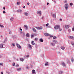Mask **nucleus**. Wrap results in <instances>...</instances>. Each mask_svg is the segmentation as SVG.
Returning <instances> with one entry per match:
<instances>
[{
  "mask_svg": "<svg viewBox=\"0 0 74 74\" xmlns=\"http://www.w3.org/2000/svg\"><path fill=\"white\" fill-rule=\"evenodd\" d=\"M32 74H36V71L34 70H32Z\"/></svg>",
  "mask_w": 74,
  "mask_h": 74,
  "instance_id": "obj_11",
  "label": "nucleus"
},
{
  "mask_svg": "<svg viewBox=\"0 0 74 74\" xmlns=\"http://www.w3.org/2000/svg\"><path fill=\"white\" fill-rule=\"evenodd\" d=\"M60 21H62V18H60Z\"/></svg>",
  "mask_w": 74,
  "mask_h": 74,
  "instance_id": "obj_54",
  "label": "nucleus"
},
{
  "mask_svg": "<svg viewBox=\"0 0 74 74\" xmlns=\"http://www.w3.org/2000/svg\"><path fill=\"white\" fill-rule=\"evenodd\" d=\"M22 10H17V12H22Z\"/></svg>",
  "mask_w": 74,
  "mask_h": 74,
  "instance_id": "obj_13",
  "label": "nucleus"
},
{
  "mask_svg": "<svg viewBox=\"0 0 74 74\" xmlns=\"http://www.w3.org/2000/svg\"><path fill=\"white\" fill-rule=\"evenodd\" d=\"M70 26L69 25H67L65 26L66 28H69Z\"/></svg>",
  "mask_w": 74,
  "mask_h": 74,
  "instance_id": "obj_25",
  "label": "nucleus"
},
{
  "mask_svg": "<svg viewBox=\"0 0 74 74\" xmlns=\"http://www.w3.org/2000/svg\"><path fill=\"white\" fill-rule=\"evenodd\" d=\"M1 74H3V72H1Z\"/></svg>",
  "mask_w": 74,
  "mask_h": 74,
  "instance_id": "obj_60",
  "label": "nucleus"
},
{
  "mask_svg": "<svg viewBox=\"0 0 74 74\" xmlns=\"http://www.w3.org/2000/svg\"><path fill=\"white\" fill-rule=\"evenodd\" d=\"M25 16H28L29 15V14L27 12H25Z\"/></svg>",
  "mask_w": 74,
  "mask_h": 74,
  "instance_id": "obj_21",
  "label": "nucleus"
},
{
  "mask_svg": "<svg viewBox=\"0 0 74 74\" xmlns=\"http://www.w3.org/2000/svg\"><path fill=\"white\" fill-rule=\"evenodd\" d=\"M53 42H54V44L57 43V42H57V41H55V40L53 41Z\"/></svg>",
  "mask_w": 74,
  "mask_h": 74,
  "instance_id": "obj_31",
  "label": "nucleus"
},
{
  "mask_svg": "<svg viewBox=\"0 0 74 74\" xmlns=\"http://www.w3.org/2000/svg\"><path fill=\"white\" fill-rule=\"evenodd\" d=\"M35 40H36V41H37V38H36L35 39Z\"/></svg>",
  "mask_w": 74,
  "mask_h": 74,
  "instance_id": "obj_53",
  "label": "nucleus"
},
{
  "mask_svg": "<svg viewBox=\"0 0 74 74\" xmlns=\"http://www.w3.org/2000/svg\"><path fill=\"white\" fill-rule=\"evenodd\" d=\"M51 45H52V46H54V45H55V44L52 43H51Z\"/></svg>",
  "mask_w": 74,
  "mask_h": 74,
  "instance_id": "obj_30",
  "label": "nucleus"
},
{
  "mask_svg": "<svg viewBox=\"0 0 74 74\" xmlns=\"http://www.w3.org/2000/svg\"><path fill=\"white\" fill-rule=\"evenodd\" d=\"M50 36V37H53V36Z\"/></svg>",
  "mask_w": 74,
  "mask_h": 74,
  "instance_id": "obj_57",
  "label": "nucleus"
},
{
  "mask_svg": "<svg viewBox=\"0 0 74 74\" xmlns=\"http://www.w3.org/2000/svg\"><path fill=\"white\" fill-rule=\"evenodd\" d=\"M0 65L1 66H3V63H0Z\"/></svg>",
  "mask_w": 74,
  "mask_h": 74,
  "instance_id": "obj_32",
  "label": "nucleus"
},
{
  "mask_svg": "<svg viewBox=\"0 0 74 74\" xmlns=\"http://www.w3.org/2000/svg\"><path fill=\"white\" fill-rule=\"evenodd\" d=\"M67 62L68 64H70V60H67Z\"/></svg>",
  "mask_w": 74,
  "mask_h": 74,
  "instance_id": "obj_20",
  "label": "nucleus"
},
{
  "mask_svg": "<svg viewBox=\"0 0 74 74\" xmlns=\"http://www.w3.org/2000/svg\"><path fill=\"white\" fill-rule=\"evenodd\" d=\"M14 18H13V17H11V18H10V21H13Z\"/></svg>",
  "mask_w": 74,
  "mask_h": 74,
  "instance_id": "obj_24",
  "label": "nucleus"
},
{
  "mask_svg": "<svg viewBox=\"0 0 74 74\" xmlns=\"http://www.w3.org/2000/svg\"><path fill=\"white\" fill-rule=\"evenodd\" d=\"M62 28H59V30H60V31H62Z\"/></svg>",
  "mask_w": 74,
  "mask_h": 74,
  "instance_id": "obj_39",
  "label": "nucleus"
},
{
  "mask_svg": "<svg viewBox=\"0 0 74 74\" xmlns=\"http://www.w3.org/2000/svg\"><path fill=\"white\" fill-rule=\"evenodd\" d=\"M61 64L62 66L65 67H66V64H65V63L64 62H62L61 63Z\"/></svg>",
  "mask_w": 74,
  "mask_h": 74,
  "instance_id": "obj_7",
  "label": "nucleus"
},
{
  "mask_svg": "<svg viewBox=\"0 0 74 74\" xmlns=\"http://www.w3.org/2000/svg\"><path fill=\"white\" fill-rule=\"evenodd\" d=\"M71 61H72V62H73V61H74V59H73L72 58V59H71Z\"/></svg>",
  "mask_w": 74,
  "mask_h": 74,
  "instance_id": "obj_44",
  "label": "nucleus"
},
{
  "mask_svg": "<svg viewBox=\"0 0 74 74\" xmlns=\"http://www.w3.org/2000/svg\"><path fill=\"white\" fill-rule=\"evenodd\" d=\"M68 32H69V33L70 32H71V30H70V29H69L68 30Z\"/></svg>",
  "mask_w": 74,
  "mask_h": 74,
  "instance_id": "obj_40",
  "label": "nucleus"
},
{
  "mask_svg": "<svg viewBox=\"0 0 74 74\" xmlns=\"http://www.w3.org/2000/svg\"><path fill=\"white\" fill-rule=\"evenodd\" d=\"M17 71H20V70H21V68H19L18 69H17Z\"/></svg>",
  "mask_w": 74,
  "mask_h": 74,
  "instance_id": "obj_26",
  "label": "nucleus"
},
{
  "mask_svg": "<svg viewBox=\"0 0 74 74\" xmlns=\"http://www.w3.org/2000/svg\"><path fill=\"white\" fill-rule=\"evenodd\" d=\"M26 36L27 37H30V35H29V34L27 33L26 34Z\"/></svg>",
  "mask_w": 74,
  "mask_h": 74,
  "instance_id": "obj_18",
  "label": "nucleus"
},
{
  "mask_svg": "<svg viewBox=\"0 0 74 74\" xmlns=\"http://www.w3.org/2000/svg\"><path fill=\"white\" fill-rule=\"evenodd\" d=\"M40 42H44V40L43 39H42V38H41L40 39Z\"/></svg>",
  "mask_w": 74,
  "mask_h": 74,
  "instance_id": "obj_19",
  "label": "nucleus"
},
{
  "mask_svg": "<svg viewBox=\"0 0 74 74\" xmlns=\"http://www.w3.org/2000/svg\"><path fill=\"white\" fill-rule=\"evenodd\" d=\"M44 35L45 36H50V34H49L48 33H45Z\"/></svg>",
  "mask_w": 74,
  "mask_h": 74,
  "instance_id": "obj_4",
  "label": "nucleus"
},
{
  "mask_svg": "<svg viewBox=\"0 0 74 74\" xmlns=\"http://www.w3.org/2000/svg\"><path fill=\"white\" fill-rule=\"evenodd\" d=\"M72 31H74V27L72 28Z\"/></svg>",
  "mask_w": 74,
  "mask_h": 74,
  "instance_id": "obj_45",
  "label": "nucleus"
},
{
  "mask_svg": "<svg viewBox=\"0 0 74 74\" xmlns=\"http://www.w3.org/2000/svg\"><path fill=\"white\" fill-rule=\"evenodd\" d=\"M36 34H32L31 35V38H32L33 37H34L35 36H36Z\"/></svg>",
  "mask_w": 74,
  "mask_h": 74,
  "instance_id": "obj_3",
  "label": "nucleus"
},
{
  "mask_svg": "<svg viewBox=\"0 0 74 74\" xmlns=\"http://www.w3.org/2000/svg\"><path fill=\"white\" fill-rule=\"evenodd\" d=\"M48 4H49V3H47V5H48Z\"/></svg>",
  "mask_w": 74,
  "mask_h": 74,
  "instance_id": "obj_63",
  "label": "nucleus"
},
{
  "mask_svg": "<svg viewBox=\"0 0 74 74\" xmlns=\"http://www.w3.org/2000/svg\"><path fill=\"white\" fill-rule=\"evenodd\" d=\"M24 58L25 59H27V58L26 56H25Z\"/></svg>",
  "mask_w": 74,
  "mask_h": 74,
  "instance_id": "obj_36",
  "label": "nucleus"
},
{
  "mask_svg": "<svg viewBox=\"0 0 74 74\" xmlns=\"http://www.w3.org/2000/svg\"><path fill=\"white\" fill-rule=\"evenodd\" d=\"M12 37L13 38H15V37L14 36H12Z\"/></svg>",
  "mask_w": 74,
  "mask_h": 74,
  "instance_id": "obj_47",
  "label": "nucleus"
},
{
  "mask_svg": "<svg viewBox=\"0 0 74 74\" xmlns=\"http://www.w3.org/2000/svg\"><path fill=\"white\" fill-rule=\"evenodd\" d=\"M0 27H4V26L1 24H0Z\"/></svg>",
  "mask_w": 74,
  "mask_h": 74,
  "instance_id": "obj_29",
  "label": "nucleus"
},
{
  "mask_svg": "<svg viewBox=\"0 0 74 74\" xmlns=\"http://www.w3.org/2000/svg\"><path fill=\"white\" fill-rule=\"evenodd\" d=\"M9 33L10 34H11V31H9Z\"/></svg>",
  "mask_w": 74,
  "mask_h": 74,
  "instance_id": "obj_37",
  "label": "nucleus"
},
{
  "mask_svg": "<svg viewBox=\"0 0 74 74\" xmlns=\"http://www.w3.org/2000/svg\"><path fill=\"white\" fill-rule=\"evenodd\" d=\"M1 37H3V36H1Z\"/></svg>",
  "mask_w": 74,
  "mask_h": 74,
  "instance_id": "obj_64",
  "label": "nucleus"
},
{
  "mask_svg": "<svg viewBox=\"0 0 74 74\" xmlns=\"http://www.w3.org/2000/svg\"><path fill=\"white\" fill-rule=\"evenodd\" d=\"M21 34H22L23 36L25 35V33H24V32H21Z\"/></svg>",
  "mask_w": 74,
  "mask_h": 74,
  "instance_id": "obj_14",
  "label": "nucleus"
},
{
  "mask_svg": "<svg viewBox=\"0 0 74 74\" xmlns=\"http://www.w3.org/2000/svg\"><path fill=\"white\" fill-rule=\"evenodd\" d=\"M70 5H71V6H72V5H73V3H71L70 4Z\"/></svg>",
  "mask_w": 74,
  "mask_h": 74,
  "instance_id": "obj_41",
  "label": "nucleus"
},
{
  "mask_svg": "<svg viewBox=\"0 0 74 74\" xmlns=\"http://www.w3.org/2000/svg\"><path fill=\"white\" fill-rule=\"evenodd\" d=\"M32 30H33V31L34 32H36V29H35L34 28H32Z\"/></svg>",
  "mask_w": 74,
  "mask_h": 74,
  "instance_id": "obj_22",
  "label": "nucleus"
},
{
  "mask_svg": "<svg viewBox=\"0 0 74 74\" xmlns=\"http://www.w3.org/2000/svg\"><path fill=\"white\" fill-rule=\"evenodd\" d=\"M53 39H54V40H56V36H54L53 37Z\"/></svg>",
  "mask_w": 74,
  "mask_h": 74,
  "instance_id": "obj_35",
  "label": "nucleus"
},
{
  "mask_svg": "<svg viewBox=\"0 0 74 74\" xmlns=\"http://www.w3.org/2000/svg\"><path fill=\"white\" fill-rule=\"evenodd\" d=\"M69 38H71L72 40H74V37L73 36H70Z\"/></svg>",
  "mask_w": 74,
  "mask_h": 74,
  "instance_id": "obj_10",
  "label": "nucleus"
},
{
  "mask_svg": "<svg viewBox=\"0 0 74 74\" xmlns=\"http://www.w3.org/2000/svg\"><path fill=\"white\" fill-rule=\"evenodd\" d=\"M32 45H34L35 43H34V41H32L31 42Z\"/></svg>",
  "mask_w": 74,
  "mask_h": 74,
  "instance_id": "obj_15",
  "label": "nucleus"
},
{
  "mask_svg": "<svg viewBox=\"0 0 74 74\" xmlns=\"http://www.w3.org/2000/svg\"><path fill=\"white\" fill-rule=\"evenodd\" d=\"M9 62L10 63V62H11V60H9Z\"/></svg>",
  "mask_w": 74,
  "mask_h": 74,
  "instance_id": "obj_56",
  "label": "nucleus"
},
{
  "mask_svg": "<svg viewBox=\"0 0 74 74\" xmlns=\"http://www.w3.org/2000/svg\"><path fill=\"white\" fill-rule=\"evenodd\" d=\"M5 41H7V39H5Z\"/></svg>",
  "mask_w": 74,
  "mask_h": 74,
  "instance_id": "obj_62",
  "label": "nucleus"
},
{
  "mask_svg": "<svg viewBox=\"0 0 74 74\" xmlns=\"http://www.w3.org/2000/svg\"><path fill=\"white\" fill-rule=\"evenodd\" d=\"M20 60H21V61L23 62V60H24V59L23 58H20Z\"/></svg>",
  "mask_w": 74,
  "mask_h": 74,
  "instance_id": "obj_28",
  "label": "nucleus"
},
{
  "mask_svg": "<svg viewBox=\"0 0 74 74\" xmlns=\"http://www.w3.org/2000/svg\"><path fill=\"white\" fill-rule=\"evenodd\" d=\"M28 46L29 47V48H30V49H32V48H33V46H32V45L30 44H28Z\"/></svg>",
  "mask_w": 74,
  "mask_h": 74,
  "instance_id": "obj_8",
  "label": "nucleus"
},
{
  "mask_svg": "<svg viewBox=\"0 0 74 74\" xmlns=\"http://www.w3.org/2000/svg\"><path fill=\"white\" fill-rule=\"evenodd\" d=\"M25 27H26V28H27V25H24Z\"/></svg>",
  "mask_w": 74,
  "mask_h": 74,
  "instance_id": "obj_43",
  "label": "nucleus"
},
{
  "mask_svg": "<svg viewBox=\"0 0 74 74\" xmlns=\"http://www.w3.org/2000/svg\"><path fill=\"white\" fill-rule=\"evenodd\" d=\"M16 45H17V48H18L20 49L21 48V46L20 45H18V43L16 44Z\"/></svg>",
  "mask_w": 74,
  "mask_h": 74,
  "instance_id": "obj_6",
  "label": "nucleus"
},
{
  "mask_svg": "<svg viewBox=\"0 0 74 74\" xmlns=\"http://www.w3.org/2000/svg\"><path fill=\"white\" fill-rule=\"evenodd\" d=\"M58 53L59 54H60V51H58Z\"/></svg>",
  "mask_w": 74,
  "mask_h": 74,
  "instance_id": "obj_50",
  "label": "nucleus"
},
{
  "mask_svg": "<svg viewBox=\"0 0 74 74\" xmlns=\"http://www.w3.org/2000/svg\"><path fill=\"white\" fill-rule=\"evenodd\" d=\"M36 28L38 30H41L42 29V27H36Z\"/></svg>",
  "mask_w": 74,
  "mask_h": 74,
  "instance_id": "obj_5",
  "label": "nucleus"
},
{
  "mask_svg": "<svg viewBox=\"0 0 74 74\" xmlns=\"http://www.w3.org/2000/svg\"><path fill=\"white\" fill-rule=\"evenodd\" d=\"M64 3H67V1H65Z\"/></svg>",
  "mask_w": 74,
  "mask_h": 74,
  "instance_id": "obj_59",
  "label": "nucleus"
},
{
  "mask_svg": "<svg viewBox=\"0 0 74 74\" xmlns=\"http://www.w3.org/2000/svg\"><path fill=\"white\" fill-rule=\"evenodd\" d=\"M71 44H72L73 45H74V42H71Z\"/></svg>",
  "mask_w": 74,
  "mask_h": 74,
  "instance_id": "obj_49",
  "label": "nucleus"
},
{
  "mask_svg": "<svg viewBox=\"0 0 74 74\" xmlns=\"http://www.w3.org/2000/svg\"><path fill=\"white\" fill-rule=\"evenodd\" d=\"M61 48L62 50H64V49H65V47L64 46H62L61 47Z\"/></svg>",
  "mask_w": 74,
  "mask_h": 74,
  "instance_id": "obj_9",
  "label": "nucleus"
},
{
  "mask_svg": "<svg viewBox=\"0 0 74 74\" xmlns=\"http://www.w3.org/2000/svg\"><path fill=\"white\" fill-rule=\"evenodd\" d=\"M18 66H19V65L18 64H17V65H16V67H18Z\"/></svg>",
  "mask_w": 74,
  "mask_h": 74,
  "instance_id": "obj_46",
  "label": "nucleus"
},
{
  "mask_svg": "<svg viewBox=\"0 0 74 74\" xmlns=\"http://www.w3.org/2000/svg\"><path fill=\"white\" fill-rule=\"evenodd\" d=\"M48 62H47L45 63V66H48Z\"/></svg>",
  "mask_w": 74,
  "mask_h": 74,
  "instance_id": "obj_27",
  "label": "nucleus"
},
{
  "mask_svg": "<svg viewBox=\"0 0 74 74\" xmlns=\"http://www.w3.org/2000/svg\"><path fill=\"white\" fill-rule=\"evenodd\" d=\"M3 13H4V14H5V11H3Z\"/></svg>",
  "mask_w": 74,
  "mask_h": 74,
  "instance_id": "obj_51",
  "label": "nucleus"
},
{
  "mask_svg": "<svg viewBox=\"0 0 74 74\" xmlns=\"http://www.w3.org/2000/svg\"><path fill=\"white\" fill-rule=\"evenodd\" d=\"M54 18H56V15L55 14H52Z\"/></svg>",
  "mask_w": 74,
  "mask_h": 74,
  "instance_id": "obj_17",
  "label": "nucleus"
},
{
  "mask_svg": "<svg viewBox=\"0 0 74 74\" xmlns=\"http://www.w3.org/2000/svg\"><path fill=\"white\" fill-rule=\"evenodd\" d=\"M60 28V25H56L54 27V29L55 30H58Z\"/></svg>",
  "mask_w": 74,
  "mask_h": 74,
  "instance_id": "obj_1",
  "label": "nucleus"
},
{
  "mask_svg": "<svg viewBox=\"0 0 74 74\" xmlns=\"http://www.w3.org/2000/svg\"><path fill=\"white\" fill-rule=\"evenodd\" d=\"M17 5H19L20 4V3L19 2H18L17 3Z\"/></svg>",
  "mask_w": 74,
  "mask_h": 74,
  "instance_id": "obj_34",
  "label": "nucleus"
},
{
  "mask_svg": "<svg viewBox=\"0 0 74 74\" xmlns=\"http://www.w3.org/2000/svg\"><path fill=\"white\" fill-rule=\"evenodd\" d=\"M12 45H13V46H14V47L15 46V43H13L12 44Z\"/></svg>",
  "mask_w": 74,
  "mask_h": 74,
  "instance_id": "obj_33",
  "label": "nucleus"
},
{
  "mask_svg": "<svg viewBox=\"0 0 74 74\" xmlns=\"http://www.w3.org/2000/svg\"><path fill=\"white\" fill-rule=\"evenodd\" d=\"M3 47V44H0V48H2Z\"/></svg>",
  "mask_w": 74,
  "mask_h": 74,
  "instance_id": "obj_16",
  "label": "nucleus"
},
{
  "mask_svg": "<svg viewBox=\"0 0 74 74\" xmlns=\"http://www.w3.org/2000/svg\"><path fill=\"white\" fill-rule=\"evenodd\" d=\"M13 66H15V63H14L12 65Z\"/></svg>",
  "mask_w": 74,
  "mask_h": 74,
  "instance_id": "obj_38",
  "label": "nucleus"
},
{
  "mask_svg": "<svg viewBox=\"0 0 74 74\" xmlns=\"http://www.w3.org/2000/svg\"><path fill=\"white\" fill-rule=\"evenodd\" d=\"M27 56V58H29V56L28 55H27V56Z\"/></svg>",
  "mask_w": 74,
  "mask_h": 74,
  "instance_id": "obj_48",
  "label": "nucleus"
},
{
  "mask_svg": "<svg viewBox=\"0 0 74 74\" xmlns=\"http://www.w3.org/2000/svg\"><path fill=\"white\" fill-rule=\"evenodd\" d=\"M37 14H40V15H41V13L40 11H38L37 12Z\"/></svg>",
  "mask_w": 74,
  "mask_h": 74,
  "instance_id": "obj_12",
  "label": "nucleus"
},
{
  "mask_svg": "<svg viewBox=\"0 0 74 74\" xmlns=\"http://www.w3.org/2000/svg\"><path fill=\"white\" fill-rule=\"evenodd\" d=\"M59 74H63V72L62 71H60L59 72Z\"/></svg>",
  "mask_w": 74,
  "mask_h": 74,
  "instance_id": "obj_23",
  "label": "nucleus"
},
{
  "mask_svg": "<svg viewBox=\"0 0 74 74\" xmlns=\"http://www.w3.org/2000/svg\"><path fill=\"white\" fill-rule=\"evenodd\" d=\"M27 5H29L30 4V3H27Z\"/></svg>",
  "mask_w": 74,
  "mask_h": 74,
  "instance_id": "obj_52",
  "label": "nucleus"
},
{
  "mask_svg": "<svg viewBox=\"0 0 74 74\" xmlns=\"http://www.w3.org/2000/svg\"><path fill=\"white\" fill-rule=\"evenodd\" d=\"M21 31H22V29H21V28H20Z\"/></svg>",
  "mask_w": 74,
  "mask_h": 74,
  "instance_id": "obj_55",
  "label": "nucleus"
},
{
  "mask_svg": "<svg viewBox=\"0 0 74 74\" xmlns=\"http://www.w3.org/2000/svg\"><path fill=\"white\" fill-rule=\"evenodd\" d=\"M48 25H49V24L48 23L46 24V26L47 27V26H48Z\"/></svg>",
  "mask_w": 74,
  "mask_h": 74,
  "instance_id": "obj_42",
  "label": "nucleus"
},
{
  "mask_svg": "<svg viewBox=\"0 0 74 74\" xmlns=\"http://www.w3.org/2000/svg\"><path fill=\"white\" fill-rule=\"evenodd\" d=\"M23 8H25V6H23Z\"/></svg>",
  "mask_w": 74,
  "mask_h": 74,
  "instance_id": "obj_61",
  "label": "nucleus"
},
{
  "mask_svg": "<svg viewBox=\"0 0 74 74\" xmlns=\"http://www.w3.org/2000/svg\"><path fill=\"white\" fill-rule=\"evenodd\" d=\"M65 9L66 10H67V9L69 8V5L68 4H66L65 5Z\"/></svg>",
  "mask_w": 74,
  "mask_h": 74,
  "instance_id": "obj_2",
  "label": "nucleus"
},
{
  "mask_svg": "<svg viewBox=\"0 0 74 74\" xmlns=\"http://www.w3.org/2000/svg\"><path fill=\"white\" fill-rule=\"evenodd\" d=\"M3 10H5V7H3Z\"/></svg>",
  "mask_w": 74,
  "mask_h": 74,
  "instance_id": "obj_58",
  "label": "nucleus"
}]
</instances>
